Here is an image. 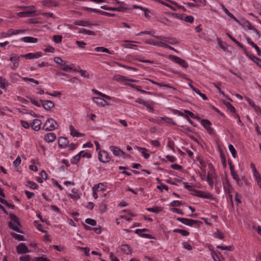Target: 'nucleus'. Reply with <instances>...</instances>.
I'll return each mask as SVG.
<instances>
[{
  "instance_id": "obj_1",
  "label": "nucleus",
  "mask_w": 261,
  "mask_h": 261,
  "mask_svg": "<svg viewBox=\"0 0 261 261\" xmlns=\"http://www.w3.org/2000/svg\"><path fill=\"white\" fill-rule=\"evenodd\" d=\"M10 217L11 219V221H10L9 223V227L18 232H21L18 227L20 225L18 218L13 214H10Z\"/></svg>"
},
{
  "instance_id": "obj_2",
  "label": "nucleus",
  "mask_w": 261,
  "mask_h": 261,
  "mask_svg": "<svg viewBox=\"0 0 261 261\" xmlns=\"http://www.w3.org/2000/svg\"><path fill=\"white\" fill-rule=\"evenodd\" d=\"M58 126L57 122L52 118L48 119L43 125V128L46 130H52Z\"/></svg>"
},
{
  "instance_id": "obj_3",
  "label": "nucleus",
  "mask_w": 261,
  "mask_h": 261,
  "mask_svg": "<svg viewBox=\"0 0 261 261\" xmlns=\"http://www.w3.org/2000/svg\"><path fill=\"white\" fill-rule=\"evenodd\" d=\"M177 220L186 225L190 226H192L194 224H196L198 226H199L202 224V222L200 221L184 218H177Z\"/></svg>"
},
{
  "instance_id": "obj_4",
  "label": "nucleus",
  "mask_w": 261,
  "mask_h": 261,
  "mask_svg": "<svg viewBox=\"0 0 261 261\" xmlns=\"http://www.w3.org/2000/svg\"><path fill=\"white\" fill-rule=\"evenodd\" d=\"M98 160L100 162L107 163L111 160L108 152L105 150H100L98 153Z\"/></svg>"
},
{
  "instance_id": "obj_5",
  "label": "nucleus",
  "mask_w": 261,
  "mask_h": 261,
  "mask_svg": "<svg viewBox=\"0 0 261 261\" xmlns=\"http://www.w3.org/2000/svg\"><path fill=\"white\" fill-rule=\"evenodd\" d=\"M9 60L13 62V65L11 67L12 70H16L18 68L19 56L18 55L15 54H11Z\"/></svg>"
},
{
  "instance_id": "obj_6",
  "label": "nucleus",
  "mask_w": 261,
  "mask_h": 261,
  "mask_svg": "<svg viewBox=\"0 0 261 261\" xmlns=\"http://www.w3.org/2000/svg\"><path fill=\"white\" fill-rule=\"evenodd\" d=\"M161 3L167 7L170 8L173 10H176L177 8L182 9L185 11V8L183 6H179L178 4L172 1H168V3L161 2Z\"/></svg>"
},
{
  "instance_id": "obj_7",
  "label": "nucleus",
  "mask_w": 261,
  "mask_h": 261,
  "mask_svg": "<svg viewBox=\"0 0 261 261\" xmlns=\"http://www.w3.org/2000/svg\"><path fill=\"white\" fill-rule=\"evenodd\" d=\"M201 125L206 129L207 133L212 135L214 133V129L211 127L212 123L207 119H202L201 120Z\"/></svg>"
},
{
  "instance_id": "obj_8",
  "label": "nucleus",
  "mask_w": 261,
  "mask_h": 261,
  "mask_svg": "<svg viewBox=\"0 0 261 261\" xmlns=\"http://www.w3.org/2000/svg\"><path fill=\"white\" fill-rule=\"evenodd\" d=\"M170 59L184 68H187L188 66V63L184 60L180 58L179 57L173 55H170Z\"/></svg>"
},
{
  "instance_id": "obj_9",
  "label": "nucleus",
  "mask_w": 261,
  "mask_h": 261,
  "mask_svg": "<svg viewBox=\"0 0 261 261\" xmlns=\"http://www.w3.org/2000/svg\"><path fill=\"white\" fill-rule=\"evenodd\" d=\"M41 4L43 6L49 8L58 7L59 5L58 1L54 0H43Z\"/></svg>"
},
{
  "instance_id": "obj_10",
  "label": "nucleus",
  "mask_w": 261,
  "mask_h": 261,
  "mask_svg": "<svg viewBox=\"0 0 261 261\" xmlns=\"http://www.w3.org/2000/svg\"><path fill=\"white\" fill-rule=\"evenodd\" d=\"M43 108L46 110H49L54 107L55 105L53 101L49 100H40Z\"/></svg>"
},
{
  "instance_id": "obj_11",
  "label": "nucleus",
  "mask_w": 261,
  "mask_h": 261,
  "mask_svg": "<svg viewBox=\"0 0 261 261\" xmlns=\"http://www.w3.org/2000/svg\"><path fill=\"white\" fill-rule=\"evenodd\" d=\"M149 231V229H148L147 228H143V229H137L135 232L136 234H138L139 236H140L141 237L151 239L152 238V237L151 236V235H150L149 234L142 233L143 232H146V231L148 232Z\"/></svg>"
},
{
  "instance_id": "obj_12",
  "label": "nucleus",
  "mask_w": 261,
  "mask_h": 261,
  "mask_svg": "<svg viewBox=\"0 0 261 261\" xmlns=\"http://www.w3.org/2000/svg\"><path fill=\"white\" fill-rule=\"evenodd\" d=\"M110 149L115 156H120L124 154V151L117 146H111L110 147Z\"/></svg>"
},
{
  "instance_id": "obj_13",
  "label": "nucleus",
  "mask_w": 261,
  "mask_h": 261,
  "mask_svg": "<svg viewBox=\"0 0 261 261\" xmlns=\"http://www.w3.org/2000/svg\"><path fill=\"white\" fill-rule=\"evenodd\" d=\"M17 252L19 254H23L29 252V249L27 246L23 243L18 245L16 247Z\"/></svg>"
},
{
  "instance_id": "obj_14",
  "label": "nucleus",
  "mask_w": 261,
  "mask_h": 261,
  "mask_svg": "<svg viewBox=\"0 0 261 261\" xmlns=\"http://www.w3.org/2000/svg\"><path fill=\"white\" fill-rule=\"evenodd\" d=\"M197 193V196L201 198H207L209 199H212L213 196L210 193L202 192L200 191H195Z\"/></svg>"
},
{
  "instance_id": "obj_15",
  "label": "nucleus",
  "mask_w": 261,
  "mask_h": 261,
  "mask_svg": "<svg viewBox=\"0 0 261 261\" xmlns=\"http://www.w3.org/2000/svg\"><path fill=\"white\" fill-rule=\"evenodd\" d=\"M155 38H156L158 40H160L161 41L157 42V41H150V40H147L145 41V43L149 44H152L154 45H156L158 46L162 47L163 46V42L162 41V39L161 36H154Z\"/></svg>"
},
{
  "instance_id": "obj_16",
  "label": "nucleus",
  "mask_w": 261,
  "mask_h": 261,
  "mask_svg": "<svg viewBox=\"0 0 261 261\" xmlns=\"http://www.w3.org/2000/svg\"><path fill=\"white\" fill-rule=\"evenodd\" d=\"M74 24L77 25H80V26H83V27H88V26H90L91 25H97V24H96V23L94 24V23L90 22L88 21L82 20L75 21L74 22Z\"/></svg>"
},
{
  "instance_id": "obj_17",
  "label": "nucleus",
  "mask_w": 261,
  "mask_h": 261,
  "mask_svg": "<svg viewBox=\"0 0 261 261\" xmlns=\"http://www.w3.org/2000/svg\"><path fill=\"white\" fill-rule=\"evenodd\" d=\"M41 124L42 122L40 120L36 119L34 120L31 125L34 130L38 131L40 129Z\"/></svg>"
},
{
  "instance_id": "obj_18",
  "label": "nucleus",
  "mask_w": 261,
  "mask_h": 261,
  "mask_svg": "<svg viewBox=\"0 0 261 261\" xmlns=\"http://www.w3.org/2000/svg\"><path fill=\"white\" fill-rule=\"evenodd\" d=\"M42 56V53L41 51L37 52L35 53H28L26 54L25 58L27 59H37Z\"/></svg>"
},
{
  "instance_id": "obj_19",
  "label": "nucleus",
  "mask_w": 261,
  "mask_h": 261,
  "mask_svg": "<svg viewBox=\"0 0 261 261\" xmlns=\"http://www.w3.org/2000/svg\"><path fill=\"white\" fill-rule=\"evenodd\" d=\"M56 139V135L53 133H49L46 134L44 136V140L47 142H53Z\"/></svg>"
},
{
  "instance_id": "obj_20",
  "label": "nucleus",
  "mask_w": 261,
  "mask_h": 261,
  "mask_svg": "<svg viewBox=\"0 0 261 261\" xmlns=\"http://www.w3.org/2000/svg\"><path fill=\"white\" fill-rule=\"evenodd\" d=\"M189 86L198 95H199L203 100H207V96L203 93H201L200 91L196 88L193 85L191 84H189Z\"/></svg>"
},
{
  "instance_id": "obj_21",
  "label": "nucleus",
  "mask_w": 261,
  "mask_h": 261,
  "mask_svg": "<svg viewBox=\"0 0 261 261\" xmlns=\"http://www.w3.org/2000/svg\"><path fill=\"white\" fill-rule=\"evenodd\" d=\"M146 80H148L150 82H151V83L154 84V85H158L159 86H160V87H166V88H170L171 89H172L173 90H176V88L169 85H168V84H163V83H158V82H156L152 80H150V79H146Z\"/></svg>"
},
{
  "instance_id": "obj_22",
  "label": "nucleus",
  "mask_w": 261,
  "mask_h": 261,
  "mask_svg": "<svg viewBox=\"0 0 261 261\" xmlns=\"http://www.w3.org/2000/svg\"><path fill=\"white\" fill-rule=\"evenodd\" d=\"M93 101L97 104L99 106H105L106 105H108L107 101L103 99L102 98L100 97H93Z\"/></svg>"
},
{
  "instance_id": "obj_23",
  "label": "nucleus",
  "mask_w": 261,
  "mask_h": 261,
  "mask_svg": "<svg viewBox=\"0 0 261 261\" xmlns=\"http://www.w3.org/2000/svg\"><path fill=\"white\" fill-rule=\"evenodd\" d=\"M36 12V10L33 9V10H28L24 12H20L18 13L17 15L21 17H30L31 16V14L35 13Z\"/></svg>"
},
{
  "instance_id": "obj_24",
  "label": "nucleus",
  "mask_w": 261,
  "mask_h": 261,
  "mask_svg": "<svg viewBox=\"0 0 261 261\" xmlns=\"http://www.w3.org/2000/svg\"><path fill=\"white\" fill-rule=\"evenodd\" d=\"M244 25L248 28V29L250 30H253L254 32L256 33L257 38H259L260 37V34L257 31L256 29H255L254 27L251 24V23L248 21H245L244 23Z\"/></svg>"
},
{
  "instance_id": "obj_25",
  "label": "nucleus",
  "mask_w": 261,
  "mask_h": 261,
  "mask_svg": "<svg viewBox=\"0 0 261 261\" xmlns=\"http://www.w3.org/2000/svg\"><path fill=\"white\" fill-rule=\"evenodd\" d=\"M68 144V140L67 138L61 137L58 139V144L60 147H65Z\"/></svg>"
},
{
  "instance_id": "obj_26",
  "label": "nucleus",
  "mask_w": 261,
  "mask_h": 261,
  "mask_svg": "<svg viewBox=\"0 0 261 261\" xmlns=\"http://www.w3.org/2000/svg\"><path fill=\"white\" fill-rule=\"evenodd\" d=\"M246 56L249 58L253 62L255 63L258 66H261V60L260 59L249 53L247 54Z\"/></svg>"
},
{
  "instance_id": "obj_27",
  "label": "nucleus",
  "mask_w": 261,
  "mask_h": 261,
  "mask_svg": "<svg viewBox=\"0 0 261 261\" xmlns=\"http://www.w3.org/2000/svg\"><path fill=\"white\" fill-rule=\"evenodd\" d=\"M69 129L70 131V134L73 137H82L84 135L82 133H79L73 126H69Z\"/></svg>"
},
{
  "instance_id": "obj_28",
  "label": "nucleus",
  "mask_w": 261,
  "mask_h": 261,
  "mask_svg": "<svg viewBox=\"0 0 261 261\" xmlns=\"http://www.w3.org/2000/svg\"><path fill=\"white\" fill-rule=\"evenodd\" d=\"M21 41L26 43H36L38 41V39L32 37H24L21 38Z\"/></svg>"
},
{
  "instance_id": "obj_29",
  "label": "nucleus",
  "mask_w": 261,
  "mask_h": 261,
  "mask_svg": "<svg viewBox=\"0 0 261 261\" xmlns=\"http://www.w3.org/2000/svg\"><path fill=\"white\" fill-rule=\"evenodd\" d=\"M83 153V151H81L79 153L73 157L70 161L72 164H76L81 158V154Z\"/></svg>"
},
{
  "instance_id": "obj_30",
  "label": "nucleus",
  "mask_w": 261,
  "mask_h": 261,
  "mask_svg": "<svg viewBox=\"0 0 261 261\" xmlns=\"http://www.w3.org/2000/svg\"><path fill=\"white\" fill-rule=\"evenodd\" d=\"M113 79L118 82H123L124 81H127V79L125 76L120 75L119 74L115 75L113 76Z\"/></svg>"
},
{
  "instance_id": "obj_31",
  "label": "nucleus",
  "mask_w": 261,
  "mask_h": 261,
  "mask_svg": "<svg viewBox=\"0 0 261 261\" xmlns=\"http://www.w3.org/2000/svg\"><path fill=\"white\" fill-rule=\"evenodd\" d=\"M121 250H122V251H123V252L127 254H130L132 253L130 248L128 245L124 244L122 245L121 247Z\"/></svg>"
},
{
  "instance_id": "obj_32",
  "label": "nucleus",
  "mask_w": 261,
  "mask_h": 261,
  "mask_svg": "<svg viewBox=\"0 0 261 261\" xmlns=\"http://www.w3.org/2000/svg\"><path fill=\"white\" fill-rule=\"evenodd\" d=\"M79 33L83 34H88L89 35L95 36V33L93 31L87 30L86 29L82 28L80 29Z\"/></svg>"
},
{
  "instance_id": "obj_33",
  "label": "nucleus",
  "mask_w": 261,
  "mask_h": 261,
  "mask_svg": "<svg viewBox=\"0 0 261 261\" xmlns=\"http://www.w3.org/2000/svg\"><path fill=\"white\" fill-rule=\"evenodd\" d=\"M100 186H103V185L102 184L99 183L98 185H95L92 188L93 195L95 199H97L98 198V195L96 193V190L98 189V188H99Z\"/></svg>"
},
{
  "instance_id": "obj_34",
  "label": "nucleus",
  "mask_w": 261,
  "mask_h": 261,
  "mask_svg": "<svg viewBox=\"0 0 261 261\" xmlns=\"http://www.w3.org/2000/svg\"><path fill=\"white\" fill-rule=\"evenodd\" d=\"M94 50L97 52L106 53L109 54H112V53L109 51V50L108 48L102 46L97 47L95 48Z\"/></svg>"
},
{
  "instance_id": "obj_35",
  "label": "nucleus",
  "mask_w": 261,
  "mask_h": 261,
  "mask_svg": "<svg viewBox=\"0 0 261 261\" xmlns=\"http://www.w3.org/2000/svg\"><path fill=\"white\" fill-rule=\"evenodd\" d=\"M254 176L255 178V180L257 183V185L261 188V177L259 173L255 170L254 172Z\"/></svg>"
},
{
  "instance_id": "obj_36",
  "label": "nucleus",
  "mask_w": 261,
  "mask_h": 261,
  "mask_svg": "<svg viewBox=\"0 0 261 261\" xmlns=\"http://www.w3.org/2000/svg\"><path fill=\"white\" fill-rule=\"evenodd\" d=\"M160 119L164 120L165 122H166L167 123L171 124L173 125L176 124L175 122L173 121V119L168 117H160Z\"/></svg>"
},
{
  "instance_id": "obj_37",
  "label": "nucleus",
  "mask_w": 261,
  "mask_h": 261,
  "mask_svg": "<svg viewBox=\"0 0 261 261\" xmlns=\"http://www.w3.org/2000/svg\"><path fill=\"white\" fill-rule=\"evenodd\" d=\"M117 9L118 10V12H125L126 10L128 9V8L127 7V5L126 4H122V5L117 7Z\"/></svg>"
},
{
  "instance_id": "obj_38",
  "label": "nucleus",
  "mask_w": 261,
  "mask_h": 261,
  "mask_svg": "<svg viewBox=\"0 0 261 261\" xmlns=\"http://www.w3.org/2000/svg\"><path fill=\"white\" fill-rule=\"evenodd\" d=\"M173 232L179 233L183 236H188L189 235V232L188 231L180 229H175Z\"/></svg>"
},
{
  "instance_id": "obj_39",
  "label": "nucleus",
  "mask_w": 261,
  "mask_h": 261,
  "mask_svg": "<svg viewBox=\"0 0 261 261\" xmlns=\"http://www.w3.org/2000/svg\"><path fill=\"white\" fill-rule=\"evenodd\" d=\"M54 60L57 64L61 66L65 65V63H66V61L62 60L60 57H55Z\"/></svg>"
},
{
  "instance_id": "obj_40",
  "label": "nucleus",
  "mask_w": 261,
  "mask_h": 261,
  "mask_svg": "<svg viewBox=\"0 0 261 261\" xmlns=\"http://www.w3.org/2000/svg\"><path fill=\"white\" fill-rule=\"evenodd\" d=\"M231 176H232L233 178L236 180L237 184L239 185H242V183L240 182V180L239 179L238 175L237 174V173L234 171L233 172L230 173Z\"/></svg>"
},
{
  "instance_id": "obj_41",
  "label": "nucleus",
  "mask_w": 261,
  "mask_h": 261,
  "mask_svg": "<svg viewBox=\"0 0 261 261\" xmlns=\"http://www.w3.org/2000/svg\"><path fill=\"white\" fill-rule=\"evenodd\" d=\"M147 211L148 212L154 213H158V212H160L161 211V208L158 206H154L153 207H149L147 208Z\"/></svg>"
},
{
  "instance_id": "obj_42",
  "label": "nucleus",
  "mask_w": 261,
  "mask_h": 261,
  "mask_svg": "<svg viewBox=\"0 0 261 261\" xmlns=\"http://www.w3.org/2000/svg\"><path fill=\"white\" fill-rule=\"evenodd\" d=\"M9 32L10 33L11 36L17 35L20 33H24V31L23 30H13V29H10L9 30Z\"/></svg>"
},
{
  "instance_id": "obj_43",
  "label": "nucleus",
  "mask_w": 261,
  "mask_h": 261,
  "mask_svg": "<svg viewBox=\"0 0 261 261\" xmlns=\"http://www.w3.org/2000/svg\"><path fill=\"white\" fill-rule=\"evenodd\" d=\"M28 184L26 186H29L30 188L32 189H36L38 188V186L34 182L32 181H28Z\"/></svg>"
},
{
  "instance_id": "obj_44",
  "label": "nucleus",
  "mask_w": 261,
  "mask_h": 261,
  "mask_svg": "<svg viewBox=\"0 0 261 261\" xmlns=\"http://www.w3.org/2000/svg\"><path fill=\"white\" fill-rule=\"evenodd\" d=\"M217 248L220 249L221 250H228L229 251H232L234 249V247L233 246H222L220 245H218L217 246Z\"/></svg>"
},
{
  "instance_id": "obj_45",
  "label": "nucleus",
  "mask_w": 261,
  "mask_h": 261,
  "mask_svg": "<svg viewBox=\"0 0 261 261\" xmlns=\"http://www.w3.org/2000/svg\"><path fill=\"white\" fill-rule=\"evenodd\" d=\"M228 149H229L230 152H231L232 156L234 158H235L236 156L237 152H236V150L235 148H234L233 146L231 144H229L228 146Z\"/></svg>"
},
{
  "instance_id": "obj_46",
  "label": "nucleus",
  "mask_w": 261,
  "mask_h": 261,
  "mask_svg": "<svg viewBox=\"0 0 261 261\" xmlns=\"http://www.w3.org/2000/svg\"><path fill=\"white\" fill-rule=\"evenodd\" d=\"M225 105L228 110H229L232 113H234L235 108L231 104H230L229 102H225Z\"/></svg>"
},
{
  "instance_id": "obj_47",
  "label": "nucleus",
  "mask_w": 261,
  "mask_h": 261,
  "mask_svg": "<svg viewBox=\"0 0 261 261\" xmlns=\"http://www.w3.org/2000/svg\"><path fill=\"white\" fill-rule=\"evenodd\" d=\"M213 235L215 238L220 239H223L224 238V234L218 230H217L216 232L214 233Z\"/></svg>"
},
{
  "instance_id": "obj_48",
  "label": "nucleus",
  "mask_w": 261,
  "mask_h": 261,
  "mask_svg": "<svg viewBox=\"0 0 261 261\" xmlns=\"http://www.w3.org/2000/svg\"><path fill=\"white\" fill-rule=\"evenodd\" d=\"M85 222L91 226H95L96 225V221L90 218H87L85 220Z\"/></svg>"
},
{
  "instance_id": "obj_49",
  "label": "nucleus",
  "mask_w": 261,
  "mask_h": 261,
  "mask_svg": "<svg viewBox=\"0 0 261 261\" xmlns=\"http://www.w3.org/2000/svg\"><path fill=\"white\" fill-rule=\"evenodd\" d=\"M53 40L57 43H61L62 40V36L59 35H54L53 37Z\"/></svg>"
},
{
  "instance_id": "obj_50",
  "label": "nucleus",
  "mask_w": 261,
  "mask_h": 261,
  "mask_svg": "<svg viewBox=\"0 0 261 261\" xmlns=\"http://www.w3.org/2000/svg\"><path fill=\"white\" fill-rule=\"evenodd\" d=\"M20 261H32L31 256L29 255L21 256L19 257ZM34 261V260H32Z\"/></svg>"
},
{
  "instance_id": "obj_51",
  "label": "nucleus",
  "mask_w": 261,
  "mask_h": 261,
  "mask_svg": "<svg viewBox=\"0 0 261 261\" xmlns=\"http://www.w3.org/2000/svg\"><path fill=\"white\" fill-rule=\"evenodd\" d=\"M139 149L143 150V151L142 152V154L145 159H147L149 158V156H150L149 154L146 152V151H147V149H146L145 148H141V147H139Z\"/></svg>"
},
{
  "instance_id": "obj_52",
  "label": "nucleus",
  "mask_w": 261,
  "mask_h": 261,
  "mask_svg": "<svg viewBox=\"0 0 261 261\" xmlns=\"http://www.w3.org/2000/svg\"><path fill=\"white\" fill-rule=\"evenodd\" d=\"M167 146L169 148H170L171 150H174V142L171 140V139L168 138V144Z\"/></svg>"
},
{
  "instance_id": "obj_53",
  "label": "nucleus",
  "mask_w": 261,
  "mask_h": 261,
  "mask_svg": "<svg viewBox=\"0 0 261 261\" xmlns=\"http://www.w3.org/2000/svg\"><path fill=\"white\" fill-rule=\"evenodd\" d=\"M22 80L25 82H31L34 83L37 85L39 84V83L38 81L35 80L32 78H28V77H22Z\"/></svg>"
},
{
  "instance_id": "obj_54",
  "label": "nucleus",
  "mask_w": 261,
  "mask_h": 261,
  "mask_svg": "<svg viewBox=\"0 0 261 261\" xmlns=\"http://www.w3.org/2000/svg\"><path fill=\"white\" fill-rule=\"evenodd\" d=\"M220 157L221 159V162L223 165V168H226L227 166L226 161L225 155L223 153H221Z\"/></svg>"
},
{
  "instance_id": "obj_55",
  "label": "nucleus",
  "mask_w": 261,
  "mask_h": 261,
  "mask_svg": "<svg viewBox=\"0 0 261 261\" xmlns=\"http://www.w3.org/2000/svg\"><path fill=\"white\" fill-rule=\"evenodd\" d=\"M182 202L178 200H174L172 202H171L170 204V205L171 206H178L182 204Z\"/></svg>"
},
{
  "instance_id": "obj_56",
  "label": "nucleus",
  "mask_w": 261,
  "mask_h": 261,
  "mask_svg": "<svg viewBox=\"0 0 261 261\" xmlns=\"http://www.w3.org/2000/svg\"><path fill=\"white\" fill-rule=\"evenodd\" d=\"M239 47H240L241 49H243L244 53H245V54L246 55H247V54L249 53L248 51H247V50L246 49V48L244 47V46L241 43H240L239 42H238V41H236V42L235 43Z\"/></svg>"
},
{
  "instance_id": "obj_57",
  "label": "nucleus",
  "mask_w": 261,
  "mask_h": 261,
  "mask_svg": "<svg viewBox=\"0 0 261 261\" xmlns=\"http://www.w3.org/2000/svg\"><path fill=\"white\" fill-rule=\"evenodd\" d=\"M184 20L186 22L192 23L194 21V17L191 15L186 16Z\"/></svg>"
},
{
  "instance_id": "obj_58",
  "label": "nucleus",
  "mask_w": 261,
  "mask_h": 261,
  "mask_svg": "<svg viewBox=\"0 0 261 261\" xmlns=\"http://www.w3.org/2000/svg\"><path fill=\"white\" fill-rule=\"evenodd\" d=\"M167 42L171 44H176L177 43V40L174 38H169L167 41H166Z\"/></svg>"
},
{
  "instance_id": "obj_59",
  "label": "nucleus",
  "mask_w": 261,
  "mask_h": 261,
  "mask_svg": "<svg viewBox=\"0 0 261 261\" xmlns=\"http://www.w3.org/2000/svg\"><path fill=\"white\" fill-rule=\"evenodd\" d=\"M184 187L190 191H196L194 189H193L191 186H189L186 182L183 183Z\"/></svg>"
},
{
  "instance_id": "obj_60",
  "label": "nucleus",
  "mask_w": 261,
  "mask_h": 261,
  "mask_svg": "<svg viewBox=\"0 0 261 261\" xmlns=\"http://www.w3.org/2000/svg\"><path fill=\"white\" fill-rule=\"evenodd\" d=\"M6 80L3 79L2 76L0 77V87L2 89H4L6 87Z\"/></svg>"
},
{
  "instance_id": "obj_61",
  "label": "nucleus",
  "mask_w": 261,
  "mask_h": 261,
  "mask_svg": "<svg viewBox=\"0 0 261 261\" xmlns=\"http://www.w3.org/2000/svg\"><path fill=\"white\" fill-rule=\"evenodd\" d=\"M183 247L185 249H187L188 250H191L192 249V246L187 242L182 243Z\"/></svg>"
},
{
  "instance_id": "obj_62",
  "label": "nucleus",
  "mask_w": 261,
  "mask_h": 261,
  "mask_svg": "<svg viewBox=\"0 0 261 261\" xmlns=\"http://www.w3.org/2000/svg\"><path fill=\"white\" fill-rule=\"evenodd\" d=\"M13 237H14L15 239L20 240V241H24V237L22 235L14 233L12 234Z\"/></svg>"
},
{
  "instance_id": "obj_63",
  "label": "nucleus",
  "mask_w": 261,
  "mask_h": 261,
  "mask_svg": "<svg viewBox=\"0 0 261 261\" xmlns=\"http://www.w3.org/2000/svg\"><path fill=\"white\" fill-rule=\"evenodd\" d=\"M34 261H50L49 259L47 258L46 257H44L43 256L36 257L34 259Z\"/></svg>"
},
{
  "instance_id": "obj_64",
  "label": "nucleus",
  "mask_w": 261,
  "mask_h": 261,
  "mask_svg": "<svg viewBox=\"0 0 261 261\" xmlns=\"http://www.w3.org/2000/svg\"><path fill=\"white\" fill-rule=\"evenodd\" d=\"M21 163V159L19 156H18L15 160L13 162V164L15 167L18 166Z\"/></svg>"
}]
</instances>
